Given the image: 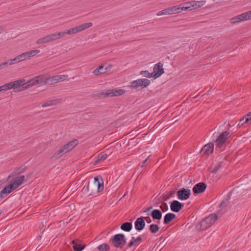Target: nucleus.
I'll list each match as a JSON object with an SVG mask.
<instances>
[{"instance_id": "nucleus-1", "label": "nucleus", "mask_w": 251, "mask_h": 251, "mask_svg": "<svg viewBox=\"0 0 251 251\" xmlns=\"http://www.w3.org/2000/svg\"><path fill=\"white\" fill-rule=\"evenodd\" d=\"M103 189V181L100 176L95 177L93 182H88L87 185H84L82 192L88 195H91L95 192H100Z\"/></svg>"}, {"instance_id": "nucleus-2", "label": "nucleus", "mask_w": 251, "mask_h": 251, "mask_svg": "<svg viewBox=\"0 0 251 251\" xmlns=\"http://www.w3.org/2000/svg\"><path fill=\"white\" fill-rule=\"evenodd\" d=\"M78 144L77 139H74L64 145L61 148L54 153L53 156L56 158L60 157L63 154L72 150Z\"/></svg>"}, {"instance_id": "nucleus-3", "label": "nucleus", "mask_w": 251, "mask_h": 251, "mask_svg": "<svg viewBox=\"0 0 251 251\" xmlns=\"http://www.w3.org/2000/svg\"><path fill=\"white\" fill-rule=\"evenodd\" d=\"M93 24L91 22L81 24L78 26L71 28L69 29H67L62 31L63 33L64 36L66 35H71L76 33L79 32H81L89 27L92 26Z\"/></svg>"}, {"instance_id": "nucleus-4", "label": "nucleus", "mask_w": 251, "mask_h": 251, "mask_svg": "<svg viewBox=\"0 0 251 251\" xmlns=\"http://www.w3.org/2000/svg\"><path fill=\"white\" fill-rule=\"evenodd\" d=\"M151 83V81L147 78H141L134 80L130 83L129 87L131 89L140 90L147 87Z\"/></svg>"}, {"instance_id": "nucleus-5", "label": "nucleus", "mask_w": 251, "mask_h": 251, "mask_svg": "<svg viewBox=\"0 0 251 251\" xmlns=\"http://www.w3.org/2000/svg\"><path fill=\"white\" fill-rule=\"evenodd\" d=\"M49 84V76L47 75H39L27 81V86L32 87L37 84Z\"/></svg>"}, {"instance_id": "nucleus-6", "label": "nucleus", "mask_w": 251, "mask_h": 251, "mask_svg": "<svg viewBox=\"0 0 251 251\" xmlns=\"http://www.w3.org/2000/svg\"><path fill=\"white\" fill-rule=\"evenodd\" d=\"M110 240L115 247L119 249H122L126 242V239L123 234L115 235Z\"/></svg>"}, {"instance_id": "nucleus-7", "label": "nucleus", "mask_w": 251, "mask_h": 251, "mask_svg": "<svg viewBox=\"0 0 251 251\" xmlns=\"http://www.w3.org/2000/svg\"><path fill=\"white\" fill-rule=\"evenodd\" d=\"M125 91L123 89L119 90H103V91L97 94V96L100 98L107 97H115L124 94Z\"/></svg>"}, {"instance_id": "nucleus-8", "label": "nucleus", "mask_w": 251, "mask_h": 251, "mask_svg": "<svg viewBox=\"0 0 251 251\" xmlns=\"http://www.w3.org/2000/svg\"><path fill=\"white\" fill-rule=\"evenodd\" d=\"M24 81L25 80L20 79L11 82L10 84L12 85V88H13V92H20L29 88V86H27V82L24 83Z\"/></svg>"}, {"instance_id": "nucleus-9", "label": "nucleus", "mask_w": 251, "mask_h": 251, "mask_svg": "<svg viewBox=\"0 0 251 251\" xmlns=\"http://www.w3.org/2000/svg\"><path fill=\"white\" fill-rule=\"evenodd\" d=\"M251 18V11H249L231 18L230 19V23L231 24L238 23L242 21L250 20Z\"/></svg>"}, {"instance_id": "nucleus-10", "label": "nucleus", "mask_w": 251, "mask_h": 251, "mask_svg": "<svg viewBox=\"0 0 251 251\" xmlns=\"http://www.w3.org/2000/svg\"><path fill=\"white\" fill-rule=\"evenodd\" d=\"M191 191L189 189L182 188L177 192V198L182 201L186 200L190 198Z\"/></svg>"}, {"instance_id": "nucleus-11", "label": "nucleus", "mask_w": 251, "mask_h": 251, "mask_svg": "<svg viewBox=\"0 0 251 251\" xmlns=\"http://www.w3.org/2000/svg\"><path fill=\"white\" fill-rule=\"evenodd\" d=\"M229 132L226 131L221 133L215 140V144L217 147L221 148L227 139Z\"/></svg>"}, {"instance_id": "nucleus-12", "label": "nucleus", "mask_w": 251, "mask_h": 251, "mask_svg": "<svg viewBox=\"0 0 251 251\" xmlns=\"http://www.w3.org/2000/svg\"><path fill=\"white\" fill-rule=\"evenodd\" d=\"M214 151V144L209 143L205 145L201 149L200 153L202 155H205L206 156L213 153Z\"/></svg>"}, {"instance_id": "nucleus-13", "label": "nucleus", "mask_w": 251, "mask_h": 251, "mask_svg": "<svg viewBox=\"0 0 251 251\" xmlns=\"http://www.w3.org/2000/svg\"><path fill=\"white\" fill-rule=\"evenodd\" d=\"M153 77L156 78L159 77L161 75L164 73V69L163 68V64L161 62H158L156 64L153 68Z\"/></svg>"}, {"instance_id": "nucleus-14", "label": "nucleus", "mask_w": 251, "mask_h": 251, "mask_svg": "<svg viewBox=\"0 0 251 251\" xmlns=\"http://www.w3.org/2000/svg\"><path fill=\"white\" fill-rule=\"evenodd\" d=\"M211 225V223L209 222V219L206 217L197 225L196 228L199 230H204L210 227Z\"/></svg>"}, {"instance_id": "nucleus-15", "label": "nucleus", "mask_w": 251, "mask_h": 251, "mask_svg": "<svg viewBox=\"0 0 251 251\" xmlns=\"http://www.w3.org/2000/svg\"><path fill=\"white\" fill-rule=\"evenodd\" d=\"M184 206V204L177 200L173 201L170 203L171 210L174 212H178Z\"/></svg>"}, {"instance_id": "nucleus-16", "label": "nucleus", "mask_w": 251, "mask_h": 251, "mask_svg": "<svg viewBox=\"0 0 251 251\" xmlns=\"http://www.w3.org/2000/svg\"><path fill=\"white\" fill-rule=\"evenodd\" d=\"M206 187V185L204 183L200 182L194 185L192 190L194 194H198L203 192Z\"/></svg>"}, {"instance_id": "nucleus-17", "label": "nucleus", "mask_w": 251, "mask_h": 251, "mask_svg": "<svg viewBox=\"0 0 251 251\" xmlns=\"http://www.w3.org/2000/svg\"><path fill=\"white\" fill-rule=\"evenodd\" d=\"M145 225L146 224L144 217L138 218L134 223L135 228L138 231L143 230L144 228Z\"/></svg>"}, {"instance_id": "nucleus-18", "label": "nucleus", "mask_w": 251, "mask_h": 251, "mask_svg": "<svg viewBox=\"0 0 251 251\" xmlns=\"http://www.w3.org/2000/svg\"><path fill=\"white\" fill-rule=\"evenodd\" d=\"M197 3L196 1L187 2L184 3L182 7L180 6V8L182 9V11L186 10H191L193 8L196 9L200 7V5H197Z\"/></svg>"}, {"instance_id": "nucleus-19", "label": "nucleus", "mask_w": 251, "mask_h": 251, "mask_svg": "<svg viewBox=\"0 0 251 251\" xmlns=\"http://www.w3.org/2000/svg\"><path fill=\"white\" fill-rule=\"evenodd\" d=\"M15 189L10 183L8 185L5 186L0 192V199H2L9 194L11 191Z\"/></svg>"}, {"instance_id": "nucleus-20", "label": "nucleus", "mask_w": 251, "mask_h": 251, "mask_svg": "<svg viewBox=\"0 0 251 251\" xmlns=\"http://www.w3.org/2000/svg\"><path fill=\"white\" fill-rule=\"evenodd\" d=\"M147 215H150L153 220L159 221L161 219L162 214L159 209H154L151 213H147Z\"/></svg>"}, {"instance_id": "nucleus-21", "label": "nucleus", "mask_w": 251, "mask_h": 251, "mask_svg": "<svg viewBox=\"0 0 251 251\" xmlns=\"http://www.w3.org/2000/svg\"><path fill=\"white\" fill-rule=\"evenodd\" d=\"M250 120H251V112H249L240 120L237 126L240 127L241 126H243L244 127H246L247 126V124Z\"/></svg>"}, {"instance_id": "nucleus-22", "label": "nucleus", "mask_w": 251, "mask_h": 251, "mask_svg": "<svg viewBox=\"0 0 251 251\" xmlns=\"http://www.w3.org/2000/svg\"><path fill=\"white\" fill-rule=\"evenodd\" d=\"M25 178L24 176H20L11 181V183L16 189L23 183Z\"/></svg>"}, {"instance_id": "nucleus-23", "label": "nucleus", "mask_w": 251, "mask_h": 251, "mask_svg": "<svg viewBox=\"0 0 251 251\" xmlns=\"http://www.w3.org/2000/svg\"><path fill=\"white\" fill-rule=\"evenodd\" d=\"M222 162H218L216 164L209 167L208 170L212 173H216L222 167Z\"/></svg>"}, {"instance_id": "nucleus-24", "label": "nucleus", "mask_w": 251, "mask_h": 251, "mask_svg": "<svg viewBox=\"0 0 251 251\" xmlns=\"http://www.w3.org/2000/svg\"><path fill=\"white\" fill-rule=\"evenodd\" d=\"M25 171V168L19 167L16 169L12 173H11L8 176V179L10 178L15 176L17 175H19L23 173Z\"/></svg>"}, {"instance_id": "nucleus-25", "label": "nucleus", "mask_w": 251, "mask_h": 251, "mask_svg": "<svg viewBox=\"0 0 251 251\" xmlns=\"http://www.w3.org/2000/svg\"><path fill=\"white\" fill-rule=\"evenodd\" d=\"M176 217V215L172 213H169L166 214L164 216V224L165 225L169 224L172 220Z\"/></svg>"}, {"instance_id": "nucleus-26", "label": "nucleus", "mask_w": 251, "mask_h": 251, "mask_svg": "<svg viewBox=\"0 0 251 251\" xmlns=\"http://www.w3.org/2000/svg\"><path fill=\"white\" fill-rule=\"evenodd\" d=\"M167 10L169 15L178 13L182 11V9L180 8V6L178 5L167 8Z\"/></svg>"}, {"instance_id": "nucleus-27", "label": "nucleus", "mask_w": 251, "mask_h": 251, "mask_svg": "<svg viewBox=\"0 0 251 251\" xmlns=\"http://www.w3.org/2000/svg\"><path fill=\"white\" fill-rule=\"evenodd\" d=\"M52 42L50 35H48L44 37L39 39L36 41V44L38 45L47 43Z\"/></svg>"}, {"instance_id": "nucleus-28", "label": "nucleus", "mask_w": 251, "mask_h": 251, "mask_svg": "<svg viewBox=\"0 0 251 251\" xmlns=\"http://www.w3.org/2000/svg\"><path fill=\"white\" fill-rule=\"evenodd\" d=\"M120 228L122 230L129 232L132 228V224L131 222H125L121 225Z\"/></svg>"}, {"instance_id": "nucleus-29", "label": "nucleus", "mask_w": 251, "mask_h": 251, "mask_svg": "<svg viewBox=\"0 0 251 251\" xmlns=\"http://www.w3.org/2000/svg\"><path fill=\"white\" fill-rule=\"evenodd\" d=\"M72 244H73V248L75 251H81L85 248L84 245L82 246L80 244H78L75 240H73Z\"/></svg>"}, {"instance_id": "nucleus-30", "label": "nucleus", "mask_w": 251, "mask_h": 251, "mask_svg": "<svg viewBox=\"0 0 251 251\" xmlns=\"http://www.w3.org/2000/svg\"><path fill=\"white\" fill-rule=\"evenodd\" d=\"M50 35L52 42L64 37L63 32H55Z\"/></svg>"}, {"instance_id": "nucleus-31", "label": "nucleus", "mask_w": 251, "mask_h": 251, "mask_svg": "<svg viewBox=\"0 0 251 251\" xmlns=\"http://www.w3.org/2000/svg\"><path fill=\"white\" fill-rule=\"evenodd\" d=\"M108 155L105 153H100L95 161V164H98L101 161L104 160Z\"/></svg>"}, {"instance_id": "nucleus-32", "label": "nucleus", "mask_w": 251, "mask_h": 251, "mask_svg": "<svg viewBox=\"0 0 251 251\" xmlns=\"http://www.w3.org/2000/svg\"><path fill=\"white\" fill-rule=\"evenodd\" d=\"M59 82H60V79H59L58 75L51 77H49V84H53Z\"/></svg>"}, {"instance_id": "nucleus-33", "label": "nucleus", "mask_w": 251, "mask_h": 251, "mask_svg": "<svg viewBox=\"0 0 251 251\" xmlns=\"http://www.w3.org/2000/svg\"><path fill=\"white\" fill-rule=\"evenodd\" d=\"M176 193V191L175 190L171 191L169 192L168 194L163 195H162V198L160 200L161 201H167L168 200L170 199V197L173 196L174 194H175Z\"/></svg>"}, {"instance_id": "nucleus-34", "label": "nucleus", "mask_w": 251, "mask_h": 251, "mask_svg": "<svg viewBox=\"0 0 251 251\" xmlns=\"http://www.w3.org/2000/svg\"><path fill=\"white\" fill-rule=\"evenodd\" d=\"M103 67L102 65L99 66L98 68L96 69L93 71V73L95 75H98L100 74H103L105 73V71H103Z\"/></svg>"}, {"instance_id": "nucleus-35", "label": "nucleus", "mask_w": 251, "mask_h": 251, "mask_svg": "<svg viewBox=\"0 0 251 251\" xmlns=\"http://www.w3.org/2000/svg\"><path fill=\"white\" fill-rule=\"evenodd\" d=\"M159 229V226L156 224H152L149 226V230L152 233H156Z\"/></svg>"}, {"instance_id": "nucleus-36", "label": "nucleus", "mask_w": 251, "mask_h": 251, "mask_svg": "<svg viewBox=\"0 0 251 251\" xmlns=\"http://www.w3.org/2000/svg\"><path fill=\"white\" fill-rule=\"evenodd\" d=\"M99 251H109V246L107 244H102L97 247Z\"/></svg>"}, {"instance_id": "nucleus-37", "label": "nucleus", "mask_w": 251, "mask_h": 251, "mask_svg": "<svg viewBox=\"0 0 251 251\" xmlns=\"http://www.w3.org/2000/svg\"><path fill=\"white\" fill-rule=\"evenodd\" d=\"M207 219H209V221L211 223L212 225L216 220L218 219V216L216 214H211L209 216L207 217Z\"/></svg>"}, {"instance_id": "nucleus-38", "label": "nucleus", "mask_w": 251, "mask_h": 251, "mask_svg": "<svg viewBox=\"0 0 251 251\" xmlns=\"http://www.w3.org/2000/svg\"><path fill=\"white\" fill-rule=\"evenodd\" d=\"M140 74L143 76L151 78L153 77V73H149L148 71H142L140 72Z\"/></svg>"}, {"instance_id": "nucleus-39", "label": "nucleus", "mask_w": 251, "mask_h": 251, "mask_svg": "<svg viewBox=\"0 0 251 251\" xmlns=\"http://www.w3.org/2000/svg\"><path fill=\"white\" fill-rule=\"evenodd\" d=\"M11 86H12V85L10 84V82L0 86V91H6L7 90H10V89H12Z\"/></svg>"}, {"instance_id": "nucleus-40", "label": "nucleus", "mask_w": 251, "mask_h": 251, "mask_svg": "<svg viewBox=\"0 0 251 251\" xmlns=\"http://www.w3.org/2000/svg\"><path fill=\"white\" fill-rule=\"evenodd\" d=\"M57 103V100L48 101L42 104V107L55 105Z\"/></svg>"}, {"instance_id": "nucleus-41", "label": "nucleus", "mask_w": 251, "mask_h": 251, "mask_svg": "<svg viewBox=\"0 0 251 251\" xmlns=\"http://www.w3.org/2000/svg\"><path fill=\"white\" fill-rule=\"evenodd\" d=\"M39 52H40L39 50H33L29 51H27L26 53H27V54H28L27 56H28V58H29L31 57L35 56V55L39 53Z\"/></svg>"}, {"instance_id": "nucleus-42", "label": "nucleus", "mask_w": 251, "mask_h": 251, "mask_svg": "<svg viewBox=\"0 0 251 251\" xmlns=\"http://www.w3.org/2000/svg\"><path fill=\"white\" fill-rule=\"evenodd\" d=\"M27 55L28 54H27L26 52H25L18 55L19 61L21 62L25 60L26 59H28Z\"/></svg>"}, {"instance_id": "nucleus-43", "label": "nucleus", "mask_w": 251, "mask_h": 251, "mask_svg": "<svg viewBox=\"0 0 251 251\" xmlns=\"http://www.w3.org/2000/svg\"><path fill=\"white\" fill-rule=\"evenodd\" d=\"M159 207L161 209L162 212H165L168 210V205L165 202H162Z\"/></svg>"}, {"instance_id": "nucleus-44", "label": "nucleus", "mask_w": 251, "mask_h": 251, "mask_svg": "<svg viewBox=\"0 0 251 251\" xmlns=\"http://www.w3.org/2000/svg\"><path fill=\"white\" fill-rule=\"evenodd\" d=\"M7 60H8V63L10 64V65H13L16 63L20 62L18 56H17L16 57H15V58H14L13 59H8Z\"/></svg>"}, {"instance_id": "nucleus-45", "label": "nucleus", "mask_w": 251, "mask_h": 251, "mask_svg": "<svg viewBox=\"0 0 251 251\" xmlns=\"http://www.w3.org/2000/svg\"><path fill=\"white\" fill-rule=\"evenodd\" d=\"M163 15H169L167 8L163 10L160 11L157 13V16H161Z\"/></svg>"}, {"instance_id": "nucleus-46", "label": "nucleus", "mask_w": 251, "mask_h": 251, "mask_svg": "<svg viewBox=\"0 0 251 251\" xmlns=\"http://www.w3.org/2000/svg\"><path fill=\"white\" fill-rule=\"evenodd\" d=\"M142 236L143 235H140L136 238H135L134 237H132V239L134 240V242H135L136 244L138 242L140 243L142 241Z\"/></svg>"}, {"instance_id": "nucleus-47", "label": "nucleus", "mask_w": 251, "mask_h": 251, "mask_svg": "<svg viewBox=\"0 0 251 251\" xmlns=\"http://www.w3.org/2000/svg\"><path fill=\"white\" fill-rule=\"evenodd\" d=\"M8 65H10V64H9L8 61L7 60L4 62H3L0 63V69L6 67Z\"/></svg>"}, {"instance_id": "nucleus-48", "label": "nucleus", "mask_w": 251, "mask_h": 251, "mask_svg": "<svg viewBox=\"0 0 251 251\" xmlns=\"http://www.w3.org/2000/svg\"><path fill=\"white\" fill-rule=\"evenodd\" d=\"M240 192V189L239 187L234 188L230 192V195L237 194Z\"/></svg>"}, {"instance_id": "nucleus-49", "label": "nucleus", "mask_w": 251, "mask_h": 251, "mask_svg": "<svg viewBox=\"0 0 251 251\" xmlns=\"http://www.w3.org/2000/svg\"><path fill=\"white\" fill-rule=\"evenodd\" d=\"M60 81H64L67 79L68 77V75H58Z\"/></svg>"}, {"instance_id": "nucleus-50", "label": "nucleus", "mask_w": 251, "mask_h": 251, "mask_svg": "<svg viewBox=\"0 0 251 251\" xmlns=\"http://www.w3.org/2000/svg\"><path fill=\"white\" fill-rule=\"evenodd\" d=\"M149 157H150V156H149L143 162H142L141 163H140L139 164V166L140 167L143 168L145 166L147 165V162L148 159L149 158Z\"/></svg>"}, {"instance_id": "nucleus-51", "label": "nucleus", "mask_w": 251, "mask_h": 251, "mask_svg": "<svg viewBox=\"0 0 251 251\" xmlns=\"http://www.w3.org/2000/svg\"><path fill=\"white\" fill-rule=\"evenodd\" d=\"M228 199H226L225 200H224L222 203H221V205H226L228 203V201H229V199H230L229 198V195H228Z\"/></svg>"}, {"instance_id": "nucleus-52", "label": "nucleus", "mask_w": 251, "mask_h": 251, "mask_svg": "<svg viewBox=\"0 0 251 251\" xmlns=\"http://www.w3.org/2000/svg\"><path fill=\"white\" fill-rule=\"evenodd\" d=\"M134 244H136L135 242H134V240H132L131 239V240L128 243V247L131 248L134 245Z\"/></svg>"}, {"instance_id": "nucleus-53", "label": "nucleus", "mask_w": 251, "mask_h": 251, "mask_svg": "<svg viewBox=\"0 0 251 251\" xmlns=\"http://www.w3.org/2000/svg\"><path fill=\"white\" fill-rule=\"evenodd\" d=\"M196 2L197 3V5H200V7L202 6L204 4V2L203 1H196Z\"/></svg>"}, {"instance_id": "nucleus-54", "label": "nucleus", "mask_w": 251, "mask_h": 251, "mask_svg": "<svg viewBox=\"0 0 251 251\" xmlns=\"http://www.w3.org/2000/svg\"><path fill=\"white\" fill-rule=\"evenodd\" d=\"M144 220H146L147 223H151V220L149 216L144 217Z\"/></svg>"}, {"instance_id": "nucleus-55", "label": "nucleus", "mask_w": 251, "mask_h": 251, "mask_svg": "<svg viewBox=\"0 0 251 251\" xmlns=\"http://www.w3.org/2000/svg\"><path fill=\"white\" fill-rule=\"evenodd\" d=\"M152 209V206H150L148 208H147L144 211V212H146V213H149V212Z\"/></svg>"}, {"instance_id": "nucleus-56", "label": "nucleus", "mask_w": 251, "mask_h": 251, "mask_svg": "<svg viewBox=\"0 0 251 251\" xmlns=\"http://www.w3.org/2000/svg\"><path fill=\"white\" fill-rule=\"evenodd\" d=\"M162 198V196L157 199V201H158V202L157 203H156V204L159 203V202L162 201H160Z\"/></svg>"}, {"instance_id": "nucleus-57", "label": "nucleus", "mask_w": 251, "mask_h": 251, "mask_svg": "<svg viewBox=\"0 0 251 251\" xmlns=\"http://www.w3.org/2000/svg\"><path fill=\"white\" fill-rule=\"evenodd\" d=\"M111 66L109 65V67H106L105 68V70H106L109 68H111Z\"/></svg>"}]
</instances>
